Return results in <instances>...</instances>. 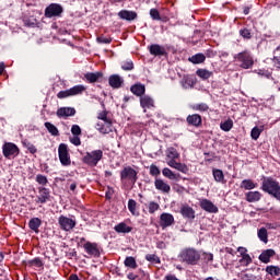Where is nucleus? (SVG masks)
<instances>
[{
    "label": "nucleus",
    "instance_id": "obj_1",
    "mask_svg": "<svg viewBox=\"0 0 280 280\" xmlns=\"http://www.w3.org/2000/svg\"><path fill=\"white\" fill-rule=\"evenodd\" d=\"M200 257H202L200 252L191 247L184 248L178 254V260L182 264H187V266H197L200 261Z\"/></svg>",
    "mask_w": 280,
    "mask_h": 280
},
{
    "label": "nucleus",
    "instance_id": "obj_2",
    "mask_svg": "<svg viewBox=\"0 0 280 280\" xmlns=\"http://www.w3.org/2000/svg\"><path fill=\"white\" fill-rule=\"evenodd\" d=\"M261 189L265 191V194H269V196H272L276 198V200H279L280 202V184L275 177H266L262 176L261 178Z\"/></svg>",
    "mask_w": 280,
    "mask_h": 280
},
{
    "label": "nucleus",
    "instance_id": "obj_3",
    "mask_svg": "<svg viewBox=\"0 0 280 280\" xmlns=\"http://www.w3.org/2000/svg\"><path fill=\"white\" fill-rule=\"evenodd\" d=\"M104 159V151L102 150H94L92 152H86L83 156L82 161L89 167H97V163Z\"/></svg>",
    "mask_w": 280,
    "mask_h": 280
},
{
    "label": "nucleus",
    "instance_id": "obj_4",
    "mask_svg": "<svg viewBox=\"0 0 280 280\" xmlns=\"http://www.w3.org/2000/svg\"><path fill=\"white\" fill-rule=\"evenodd\" d=\"M234 59L240 62L241 69H253L255 65V60L253 59V55L250 51L244 50L234 56Z\"/></svg>",
    "mask_w": 280,
    "mask_h": 280
},
{
    "label": "nucleus",
    "instance_id": "obj_5",
    "mask_svg": "<svg viewBox=\"0 0 280 280\" xmlns=\"http://www.w3.org/2000/svg\"><path fill=\"white\" fill-rule=\"evenodd\" d=\"M58 224L59 229L61 231H65L66 233H70V231H73L78 224V221H75V217H66L65 214H61L58 218Z\"/></svg>",
    "mask_w": 280,
    "mask_h": 280
},
{
    "label": "nucleus",
    "instance_id": "obj_6",
    "mask_svg": "<svg viewBox=\"0 0 280 280\" xmlns=\"http://www.w3.org/2000/svg\"><path fill=\"white\" fill-rule=\"evenodd\" d=\"M137 171L132 166H126L120 171L121 183H129V185H135L138 180Z\"/></svg>",
    "mask_w": 280,
    "mask_h": 280
},
{
    "label": "nucleus",
    "instance_id": "obj_7",
    "mask_svg": "<svg viewBox=\"0 0 280 280\" xmlns=\"http://www.w3.org/2000/svg\"><path fill=\"white\" fill-rule=\"evenodd\" d=\"M58 156L63 167L71 165V154L69 153V147L65 143H60L58 147Z\"/></svg>",
    "mask_w": 280,
    "mask_h": 280
},
{
    "label": "nucleus",
    "instance_id": "obj_8",
    "mask_svg": "<svg viewBox=\"0 0 280 280\" xmlns=\"http://www.w3.org/2000/svg\"><path fill=\"white\" fill-rule=\"evenodd\" d=\"M19 147L12 142H5L2 145V154L4 159H12V156H19L20 154Z\"/></svg>",
    "mask_w": 280,
    "mask_h": 280
},
{
    "label": "nucleus",
    "instance_id": "obj_9",
    "mask_svg": "<svg viewBox=\"0 0 280 280\" xmlns=\"http://www.w3.org/2000/svg\"><path fill=\"white\" fill-rule=\"evenodd\" d=\"M62 12V5L58 3H51L45 9V16L46 19H54V16H60Z\"/></svg>",
    "mask_w": 280,
    "mask_h": 280
},
{
    "label": "nucleus",
    "instance_id": "obj_10",
    "mask_svg": "<svg viewBox=\"0 0 280 280\" xmlns=\"http://www.w3.org/2000/svg\"><path fill=\"white\" fill-rule=\"evenodd\" d=\"M38 196L35 202L37 205H45L46 202H49L51 200V192L49 191V188L46 187H39L38 188Z\"/></svg>",
    "mask_w": 280,
    "mask_h": 280
},
{
    "label": "nucleus",
    "instance_id": "obj_11",
    "mask_svg": "<svg viewBox=\"0 0 280 280\" xmlns=\"http://www.w3.org/2000/svg\"><path fill=\"white\" fill-rule=\"evenodd\" d=\"M179 213L185 220H189L190 222L196 220V210H194L189 205L182 206Z\"/></svg>",
    "mask_w": 280,
    "mask_h": 280
},
{
    "label": "nucleus",
    "instance_id": "obj_12",
    "mask_svg": "<svg viewBox=\"0 0 280 280\" xmlns=\"http://www.w3.org/2000/svg\"><path fill=\"white\" fill-rule=\"evenodd\" d=\"M83 248L90 257H100V246L97 243L86 242L83 244Z\"/></svg>",
    "mask_w": 280,
    "mask_h": 280
},
{
    "label": "nucleus",
    "instance_id": "obj_13",
    "mask_svg": "<svg viewBox=\"0 0 280 280\" xmlns=\"http://www.w3.org/2000/svg\"><path fill=\"white\" fill-rule=\"evenodd\" d=\"M174 215L172 213H167V212H163L160 215V226L161 229H167L170 226H172V224H174Z\"/></svg>",
    "mask_w": 280,
    "mask_h": 280
},
{
    "label": "nucleus",
    "instance_id": "obj_14",
    "mask_svg": "<svg viewBox=\"0 0 280 280\" xmlns=\"http://www.w3.org/2000/svg\"><path fill=\"white\" fill-rule=\"evenodd\" d=\"M199 207H201V209L203 211H207L208 213H218V207L213 205V202L209 199H202L199 202Z\"/></svg>",
    "mask_w": 280,
    "mask_h": 280
},
{
    "label": "nucleus",
    "instance_id": "obj_15",
    "mask_svg": "<svg viewBox=\"0 0 280 280\" xmlns=\"http://www.w3.org/2000/svg\"><path fill=\"white\" fill-rule=\"evenodd\" d=\"M186 124L188 126H194L195 128H200L202 126V116L199 114H191L186 117Z\"/></svg>",
    "mask_w": 280,
    "mask_h": 280
},
{
    "label": "nucleus",
    "instance_id": "obj_16",
    "mask_svg": "<svg viewBox=\"0 0 280 280\" xmlns=\"http://www.w3.org/2000/svg\"><path fill=\"white\" fill-rule=\"evenodd\" d=\"M96 130H98L101 135H110V132H113V120H105L104 124H96Z\"/></svg>",
    "mask_w": 280,
    "mask_h": 280
},
{
    "label": "nucleus",
    "instance_id": "obj_17",
    "mask_svg": "<svg viewBox=\"0 0 280 280\" xmlns=\"http://www.w3.org/2000/svg\"><path fill=\"white\" fill-rule=\"evenodd\" d=\"M149 52L151 54V56H155V57L167 56V51L165 50V47L159 44H153L149 46Z\"/></svg>",
    "mask_w": 280,
    "mask_h": 280
},
{
    "label": "nucleus",
    "instance_id": "obj_18",
    "mask_svg": "<svg viewBox=\"0 0 280 280\" xmlns=\"http://www.w3.org/2000/svg\"><path fill=\"white\" fill-rule=\"evenodd\" d=\"M154 187L155 189H158V191H162V194H170V191H172V187L170 186V184L165 183L161 178H155Z\"/></svg>",
    "mask_w": 280,
    "mask_h": 280
},
{
    "label": "nucleus",
    "instance_id": "obj_19",
    "mask_svg": "<svg viewBox=\"0 0 280 280\" xmlns=\"http://www.w3.org/2000/svg\"><path fill=\"white\" fill-rule=\"evenodd\" d=\"M167 165H170V167H173L174 170H177L178 172H182V174H189V167L186 164L176 162V160H170L167 162Z\"/></svg>",
    "mask_w": 280,
    "mask_h": 280
},
{
    "label": "nucleus",
    "instance_id": "obj_20",
    "mask_svg": "<svg viewBox=\"0 0 280 280\" xmlns=\"http://www.w3.org/2000/svg\"><path fill=\"white\" fill-rule=\"evenodd\" d=\"M84 78L90 84H95V82H100V80H102V78H104V73H102V72H86L84 74Z\"/></svg>",
    "mask_w": 280,
    "mask_h": 280
},
{
    "label": "nucleus",
    "instance_id": "obj_21",
    "mask_svg": "<svg viewBox=\"0 0 280 280\" xmlns=\"http://www.w3.org/2000/svg\"><path fill=\"white\" fill-rule=\"evenodd\" d=\"M108 84L112 86V89H121V85L124 84V79L119 77V74H112L108 79Z\"/></svg>",
    "mask_w": 280,
    "mask_h": 280
},
{
    "label": "nucleus",
    "instance_id": "obj_22",
    "mask_svg": "<svg viewBox=\"0 0 280 280\" xmlns=\"http://www.w3.org/2000/svg\"><path fill=\"white\" fill-rule=\"evenodd\" d=\"M130 91L137 97H143L145 95V85L141 83H136L130 86Z\"/></svg>",
    "mask_w": 280,
    "mask_h": 280
},
{
    "label": "nucleus",
    "instance_id": "obj_23",
    "mask_svg": "<svg viewBox=\"0 0 280 280\" xmlns=\"http://www.w3.org/2000/svg\"><path fill=\"white\" fill-rule=\"evenodd\" d=\"M118 16L122 21H135L137 19V12L128 11V10H121V11L118 12Z\"/></svg>",
    "mask_w": 280,
    "mask_h": 280
},
{
    "label": "nucleus",
    "instance_id": "obj_24",
    "mask_svg": "<svg viewBox=\"0 0 280 280\" xmlns=\"http://www.w3.org/2000/svg\"><path fill=\"white\" fill-rule=\"evenodd\" d=\"M140 106L141 108H154V98L150 95H143L140 97Z\"/></svg>",
    "mask_w": 280,
    "mask_h": 280
},
{
    "label": "nucleus",
    "instance_id": "obj_25",
    "mask_svg": "<svg viewBox=\"0 0 280 280\" xmlns=\"http://www.w3.org/2000/svg\"><path fill=\"white\" fill-rule=\"evenodd\" d=\"M276 255L275 249H266L259 255V260L262 264H270V257H275Z\"/></svg>",
    "mask_w": 280,
    "mask_h": 280
},
{
    "label": "nucleus",
    "instance_id": "obj_26",
    "mask_svg": "<svg viewBox=\"0 0 280 280\" xmlns=\"http://www.w3.org/2000/svg\"><path fill=\"white\" fill-rule=\"evenodd\" d=\"M75 115V108L73 107H61L57 109V117H73Z\"/></svg>",
    "mask_w": 280,
    "mask_h": 280
},
{
    "label": "nucleus",
    "instance_id": "obj_27",
    "mask_svg": "<svg viewBox=\"0 0 280 280\" xmlns=\"http://www.w3.org/2000/svg\"><path fill=\"white\" fill-rule=\"evenodd\" d=\"M212 176L215 183H221V185H226V178H224V172H222V170L213 168Z\"/></svg>",
    "mask_w": 280,
    "mask_h": 280
},
{
    "label": "nucleus",
    "instance_id": "obj_28",
    "mask_svg": "<svg viewBox=\"0 0 280 280\" xmlns=\"http://www.w3.org/2000/svg\"><path fill=\"white\" fill-rule=\"evenodd\" d=\"M245 200L247 202H259V200H261V192L257 190L248 191L245 194Z\"/></svg>",
    "mask_w": 280,
    "mask_h": 280
},
{
    "label": "nucleus",
    "instance_id": "obj_29",
    "mask_svg": "<svg viewBox=\"0 0 280 280\" xmlns=\"http://www.w3.org/2000/svg\"><path fill=\"white\" fill-rule=\"evenodd\" d=\"M43 225V220H40V218H32L28 221V228L31 229V231H34V233H39L40 226Z\"/></svg>",
    "mask_w": 280,
    "mask_h": 280
},
{
    "label": "nucleus",
    "instance_id": "obj_30",
    "mask_svg": "<svg viewBox=\"0 0 280 280\" xmlns=\"http://www.w3.org/2000/svg\"><path fill=\"white\" fill-rule=\"evenodd\" d=\"M116 233H132V226L126 224V222H120L114 226Z\"/></svg>",
    "mask_w": 280,
    "mask_h": 280
},
{
    "label": "nucleus",
    "instance_id": "obj_31",
    "mask_svg": "<svg viewBox=\"0 0 280 280\" xmlns=\"http://www.w3.org/2000/svg\"><path fill=\"white\" fill-rule=\"evenodd\" d=\"M241 189H245L246 191H250L252 189L257 188V184L253 179H243L240 185Z\"/></svg>",
    "mask_w": 280,
    "mask_h": 280
},
{
    "label": "nucleus",
    "instance_id": "obj_32",
    "mask_svg": "<svg viewBox=\"0 0 280 280\" xmlns=\"http://www.w3.org/2000/svg\"><path fill=\"white\" fill-rule=\"evenodd\" d=\"M189 62H192V65H202L205 60H207V56L202 52H198L196 55H192L191 57L188 58Z\"/></svg>",
    "mask_w": 280,
    "mask_h": 280
},
{
    "label": "nucleus",
    "instance_id": "obj_33",
    "mask_svg": "<svg viewBox=\"0 0 280 280\" xmlns=\"http://www.w3.org/2000/svg\"><path fill=\"white\" fill-rule=\"evenodd\" d=\"M162 174L165 178H168V180H180V174L173 173V171L167 167L162 170Z\"/></svg>",
    "mask_w": 280,
    "mask_h": 280
},
{
    "label": "nucleus",
    "instance_id": "obj_34",
    "mask_svg": "<svg viewBox=\"0 0 280 280\" xmlns=\"http://www.w3.org/2000/svg\"><path fill=\"white\" fill-rule=\"evenodd\" d=\"M182 86L183 89H192V86H196V79L194 77L185 75L182 79Z\"/></svg>",
    "mask_w": 280,
    "mask_h": 280
},
{
    "label": "nucleus",
    "instance_id": "obj_35",
    "mask_svg": "<svg viewBox=\"0 0 280 280\" xmlns=\"http://www.w3.org/2000/svg\"><path fill=\"white\" fill-rule=\"evenodd\" d=\"M45 128L48 130V132L52 136V137H59L60 136V131L58 130V127L55 126L54 124L46 121L44 124Z\"/></svg>",
    "mask_w": 280,
    "mask_h": 280
},
{
    "label": "nucleus",
    "instance_id": "obj_36",
    "mask_svg": "<svg viewBox=\"0 0 280 280\" xmlns=\"http://www.w3.org/2000/svg\"><path fill=\"white\" fill-rule=\"evenodd\" d=\"M196 74L198 75V78H200L201 80H209V78H213V72L209 71L207 69H198L196 71Z\"/></svg>",
    "mask_w": 280,
    "mask_h": 280
},
{
    "label": "nucleus",
    "instance_id": "obj_37",
    "mask_svg": "<svg viewBox=\"0 0 280 280\" xmlns=\"http://www.w3.org/2000/svg\"><path fill=\"white\" fill-rule=\"evenodd\" d=\"M71 97L75 95H82L85 91L86 88L84 85H74L69 89Z\"/></svg>",
    "mask_w": 280,
    "mask_h": 280
},
{
    "label": "nucleus",
    "instance_id": "obj_38",
    "mask_svg": "<svg viewBox=\"0 0 280 280\" xmlns=\"http://www.w3.org/2000/svg\"><path fill=\"white\" fill-rule=\"evenodd\" d=\"M124 265L126 266V268H131L132 270H136V268H138L139 266L137 265V259H135V257L132 256L126 257Z\"/></svg>",
    "mask_w": 280,
    "mask_h": 280
},
{
    "label": "nucleus",
    "instance_id": "obj_39",
    "mask_svg": "<svg viewBox=\"0 0 280 280\" xmlns=\"http://www.w3.org/2000/svg\"><path fill=\"white\" fill-rule=\"evenodd\" d=\"M240 36H242V38H244L245 40H250V38H253V30L247 28V27H243L238 32Z\"/></svg>",
    "mask_w": 280,
    "mask_h": 280
},
{
    "label": "nucleus",
    "instance_id": "obj_40",
    "mask_svg": "<svg viewBox=\"0 0 280 280\" xmlns=\"http://www.w3.org/2000/svg\"><path fill=\"white\" fill-rule=\"evenodd\" d=\"M166 156L168 159H171V161H175V159H178V156H180V154L178 153V151L176 150V148L171 147L166 150Z\"/></svg>",
    "mask_w": 280,
    "mask_h": 280
},
{
    "label": "nucleus",
    "instance_id": "obj_41",
    "mask_svg": "<svg viewBox=\"0 0 280 280\" xmlns=\"http://www.w3.org/2000/svg\"><path fill=\"white\" fill-rule=\"evenodd\" d=\"M258 237H259L260 242L268 244V230L266 228H260L258 230Z\"/></svg>",
    "mask_w": 280,
    "mask_h": 280
},
{
    "label": "nucleus",
    "instance_id": "obj_42",
    "mask_svg": "<svg viewBox=\"0 0 280 280\" xmlns=\"http://www.w3.org/2000/svg\"><path fill=\"white\" fill-rule=\"evenodd\" d=\"M266 272L268 273V275H271V277H272V275L275 276V277H280V267H277V266H267L266 267Z\"/></svg>",
    "mask_w": 280,
    "mask_h": 280
},
{
    "label": "nucleus",
    "instance_id": "obj_43",
    "mask_svg": "<svg viewBox=\"0 0 280 280\" xmlns=\"http://www.w3.org/2000/svg\"><path fill=\"white\" fill-rule=\"evenodd\" d=\"M220 128L224 132H231V130H233V120L228 119L224 122H221Z\"/></svg>",
    "mask_w": 280,
    "mask_h": 280
},
{
    "label": "nucleus",
    "instance_id": "obj_44",
    "mask_svg": "<svg viewBox=\"0 0 280 280\" xmlns=\"http://www.w3.org/2000/svg\"><path fill=\"white\" fill-rule=\"evenodd\" d=\"M22 143L31 154H36L38 152V149H36V147L28 140H24Z\"/></svg>",
    "mask_w": 280,
    "mask_h": 280
},
{
    "label": "nucleus",
    "instance_id": "obj_45",
    "mask_svg": "<svg viewBox=\"0 0 280 280\" xmlns=\"http://www.w3.org/2000/svg\"><path fill=\"white\" fill-rule=\"evenodd\" d=\"M192 110H199V113H207L209 110V105L207 103H199L192 105Z\"/></svg>",
    "mask_w": 280,
    "mask_h": 280
},
{
    "label": "nucleus",
    "instance_id": "obj_46",
    "mask_svg": "<svg viewBox=\"0 0 280 280\" xmlns=\"http://www.w3.org/2000/svg\"><path fill=\"white\" fill-rule=\"evenodd\" d=\"M148 209L150 214H154L159 209H161V206L156 201H150Z\"/></svg>",
    "mask_w": 280,
    "mask_h": 280
},
{
    "label": "nucleus",
    "instance_id": "obj_47",
    "mask_svg": "<svg viewBox=\"0 0 280 280\" xmlns=\"http://www.w3.org/2000/svg\"><path fill=\"white\" fill-rule=\"evenodd\" d=\"M128 210L130 211L131 215H137V201L135 199L128 200Z\"/></svg>",
    "mask_w": 280,
    "mask_h": 280
},
{
    "label": "nucleus",
    "instance_id": "obj_48",
    "mask_svg": "<svg viewBox=\"0 0 280 280\" xmlns=\"http://www.w3.org/2000/svg\"><path fill=\"white\" fill-rule=\"evenodd\" d=\"M238 279H242V280H257V276H255L253 273H246V271H241L238 273Z\"/></svg>",
    "mask_w": 280,
    "mask_h": 280
},
{
    "label": "nucleus",
    "instance_id": "obj_49",
    "mask_svg": "<svg viewBox=\"0 0 280 280\" xmlns=\"http://www.w3.org/2000/svg\"><path fill=\"white\" fill-rule=\"evenodd\" d=\"M145 259L151 261V264H161V258L156 254H147Z\"/></svg>",
    "mask_w": 280,
    "mask_h": 280
},
{
    "label": "nucleus",
    "instance_id": "obj_50",
    "mask_svg": "<svg viewBox=\"0 0 280 280\" xmlns=\"http://www.w3.org/2000/svg\"><path fill=\"white\" fill-rule=\"evenodd\" d=\"M149 173L151 174V176H161V170H159V166L151 164L149 166Z\"/></svg>",
    "mask_w": 280,
    "mask_h": 280
},
{
    "label": "nucleus",
    "instance_id": "obj_51",
    "mask_svg": "<svg viewBox=\"0 0 280 280\" xmlns=\"http://www.w3.org/2000/svg\"><path fill=\"white\" fill-rule=\"evenodd\" d=\"M36 183H38V185H47V183H49V180L47 179V176L43 175V174H38L35 177Z\"/></svg>",
    "mask_w": 280,
    "mask_h": 280
},
{
    "label": "nucleus",
    "instance_id": "obj_52",
    "mask_svg": "<svg viewBox=\"0 0 280 280\" xmlns=\"http://www.w3.org/2000/svg\"><path fill=\"white\" fill-rule=\"evenodd\" d=\"M121 69L122 71H132V69H135V63L131 60L124 61L121 65Z\"/></svg>",
    "mask_w": 280,
    "mask_h": 280
},
{
    "label": "nucleus",
    "instance_id": "obj_53",
    "mask_svg": "<svg viewBox=\"0 0 280 280\" xmlns=\"http://www.w3.org/2000/svg\"><path fill=\"white\" fill-rule=\"evenodd\" d=\"M260 136H261V129H259V127H254L250 132L252 139H254V141H257V139H259Z\"/></svg>",
    "mask_w": 280,
    "mask_h": 280
},
{
    "label": "nucleus",
    "instance_id": "obj_54",
    "mask_svg": "<svg viewBox=\"0 0 280 280\" xmlns=\"http://www.w3.org/2000/svg\"><path fill=\"white\" fill-rule=\"evenodd\" d=\"M240 264H243V266H249V264H253V258H250V255L244 254L240 260Z\"/></svg>",
    "mask_w": 280,
    "mask_h": 280
},
{
    "label": "nucleus",
    "instance_id": "obj_55",
    "mask_svg": "<svg viewBox=\"0 0 280 280\" xmlns=\"http://www.w3.org/2000/svg\"><path fill=\"white\" fill-rule=\"evenodd\" d=\"M149 14L153 21H161V13L156 9H151Z\"/></svg>",
    "mask_w": 280,
    "mask_h": 280
},
{
    "label": "nucleus",
    "instance_id": "obj_56",
    "mask_svg": "<svg viewBox=\"0 0 280 280\" xmlns=\"http://www.w3.org/2000/svg\"><path fill=\"white\" fill-rule=\"evenodd\" d=\"M30 266H35L36 268H43V259L40 258H34L32 260H28Z\"/></svg>",
    "mask_w": 280,
    "mask_h": 280
},
{
    "label": "nucleus",
    "instance_id": "obj_57",
    "mask_svg": "<svg viewBox=\"0 0 280 280\" xmlns=\"http://www.w3.org/2000/svg\"><path fill=\"white\" fill-rule=\"evenodd\" d=\"M57 97L58 100H65L67 97H71V92L69 89L65 91H60L59 93H57Z\"/></svg>",
    "mask_w": 280,
    "mask_h": 280
},
{
    "label": "nucleus",
    "instance_id": "obj_58",
    "mask_svg": "<svg viewBox=\"0 0 280 280\" xmlns=\"http://www.w3.org/2000/svg\"><path fill=\"white\" fill-rule=\"evenodd\" d=\"M96 40H97V43H101L102 45H110L113 43V38L104 37V36L97 37Z\"/></svg>",
    "mask_w": 280,
    "mask_h": 280
},
{
    "label": "nucleus",
    "instance_id": "obj_59",
    "mask_svg": "<svg viewBox=\"0 0 280 280\" xmlns=\"http://www.w3.org/2000/svg\"><path fill=\"white\" fill-rule=\"evenodd\" d=\"M71 133L73 137H80V135H82V128H80L78 125H72Z\"/></svg>",
    "mask_w": 280,
    "mask_h": 280
},
{
    "label": "nucleus",
    "instance_id": "obj_60",
    "mask_svg": "<svg viewBox=\"0 0 280 280\" xmlns=\"http://www.w3.org/2000/svg\"><path fill=\"white\" fill-rule=\"evenodd\" d=\"M202 259H203V261H206V264H209L210 261H213V254L203 252Z\"/></svg>",
    "mask_w": 280,
    "mask_h": 280
},
{
    "label": "nucleus",
    "instance_id": "obj_61",
    "mask_svg": "<svg viewBox=\"0 0 280 280\" xmlns=\"http://www.w3.org/2000/svg\"><path fill=\"white\" fill-rule=\"evenodd\" d=\"M97 119H101L102 121H109L110 118H108V112L103 110L98 114Z\"/></svg>",
    "mask_w": 280,
    "mask_h": 280
},
{
    "label": "nucleus",
    "instance_id": "obj_62",
    "mask_svg": "<svg viewBox=\"0 0 280 280\" xmlns=\"http://www.w3.org/2000/svg\"><path fill=\"white\" fill-rule=\"evenodd\" d=\"M70 143H72V145H82V140H80V136H73L72 138H70Z\"/></svg>",
    "mask_w": 280,
    "mask_h": 280
},
{
    "label": "nucleus",
    "instance_id": "obj_63",
    "mask_svg": "<svg viewBox=\"0 0 280 280\" xmlns=\"http://www.w3.org/2000/svg\"><path fill=\"white\" fill-rule=\"evenodd\" d=\"M206 58H215L218 56V51L213 49L206 50Z\"/></svg>",
    "mask_w": 280,
    "mask_h": 280
},
{
    "label": "nucleus",
    "instance_id": "obj_64",
    "mask_svg": "<svg viewBox=\"0 0 280 280\" xmlns=\"http://www.w3.org/2000/svg\"><path fill=\"white\" fill-rule=\"evenodd\" d=\"M77 246H82V248H84V244L89 242L85 237H77Z\"/></svg>",
    "mask_w": 280,
    "mask_h": 280
}]
</instances>
